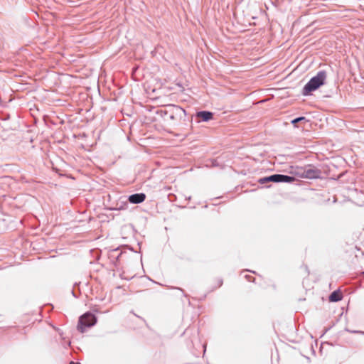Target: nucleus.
Instances as JSON below:
<instances>
[{
	"instance_id": "f257e3e1",
	"label": "nucleus",
	"mask_w": 364,
	"mask_h": 364,
	"mask_svg": "<svg viewBox=\"0 0 364 364\" xmlns=\"http://www.w3.org/2000/svg\"><path fill=\"white\" fill-rule=\"evenodd\" d=\"M326 77V72L325 70H319L317 74L312 77L304 85L301 91L302 95H311L312 92L318 90L321 86L325 84Z\"/></svg>"
},
{
	"instance_id": "f03ea898",
	"label": "nucleus",
	"mask_w": 364,
	"mask_h": 364,
	"mask_svg": "<svg viewBox=\"0 0 364 364\" xmlns=\"http://www.w3.org/2000/svg\"><path fill=\"white\" fill-rule=\"evenodd\" d=\"M97 323V317L91 312H86L79 318L77 330L84 333L86 328H90Z\"/></svg>"
},
{
	"instance_id": "7ed1b4c3",
	"label": "nucleus",
	"mask_w": 364,
	"mask_h": 364,
	"mask_svg": "<svg viewBox=\"0 0 364 364\" xmlns=\"http://www.w3.org/2000/svg\"><path fill=\"white\" fill-rule=\"evenodd\" d=\"M164 114H168V119L171 121L186 120V110L177 105H169L168 109L164 110Z\"/></svg>"
},
{
	"instance_id": "20e7f679",
	"label": "nucleus",
	"mask_w": 364,
	"mask_h": 364,
	"mask_svg": "<svg viewBox=\"0 0 364 364\" xmlns=\"http://www.w3.org/2000/svg\"><path fill=\"white\" fill-rule=\"evenodd\" d=\"M321 175V171L312 165H309L306 166L301 173V177L309 179L320 178Z\"/></svg>"
},
{
	"instance_id": "39448f33",
	"label": "nucleus",
	"mask_w": 364,
	"mask_h": 364,
	"mask_svg": "<svg viewBox=\"0 0 364 364\" xmlns=\"http://www.w3.org/2000/svg\"><path fill=\"white\" fill-rule=\"evenodd\" d=\"M196 119L200 122H208L213 118V113L210 111H199L196 114Z\"/></svg>"
},
{
	"instance_id": "423d86ee",
	"label": "nucleus",
	"mask_w": 364,
	"mask_h": 364,
	"mask_svg": "<svg viewBox=\"0 0 364 364\" xmlns=\"http://www.w3.org/2000/svg\"><path fill=\"white\" fill-rule=\"evenodd\" d=\"M146 199V194L144 193H134L128 197V201L132 204H139Z\"/></svg>"
},
{
	"instance_id": "0eeeda50",
	"label": "nucleus",
	"mask_w": 364,
	"mask_h": 364,
	"mask_svg": "<svg viewBox=\"0 0 364 364\" xmlns=\"http://www.w3.org/2000/svg\"><path fill=\"white\" fill-rule=\"evenodd\" d=\"M278 183V173L273 174L269 176H265L258 179V183L260 184H264L266 183Z\"/></svg>"
},
{
	"instance_id": "6e6552de",
	"label": "nucleus",
	"mask_w": 364,
	"mask_h": 364,
	"mask_svg": "<svg viewBox=\"0 0 364 364\" xmlns=\"http://www.w3.org/2000/svg\"><path fill=\"white\" fill-rule=\"evenodd\" d=\"M295 181L296 178L294 176L278 173V183H290L294 182Z\"/></svg>"
},
{
	"instance_id": "1a4fd4ad",
	"label": "nucleus",
	"mask_w": 364,
	"mask_h": 364,
	"mask_svg": "<svg viewBox=\"0 0 364 364\" xmlns=\"http://www.w3.org/2000/svg\"><path fill=\"white\" fill-rule=\"evenodd\" d=\"M343 295L340 290L333 291L329 296V301L331 302H337L342 299Z\"/></svg>"
},
{
	"instance_id": "9d476101",
	"label": "nucleus",
	"mask_w": 364,
	"mask_h": 364,
	"mask_svg": "<svg viewBox=\"0 0 364 364\" xmlns=\"http://www.w3.org/2000/svg\"><path fill=\"white\" fill-rule=\"evenodd\" d=\"M301 122H308V120L304 117H296L291 121V123L294 126L297 127V123Z\"/></svg>"
},
{
	"instance_id": "9b49d317",
	"label": "nucleus",
	"mask_w": 364,
	"mask_h": 364,
	"mask_svg": "<svg viewBox=\"0 0 364 364\" xmlns=\"http://www.w3.org/2000/svg\"><path fill=\"white\" fill-rule=\"evenodd\" d=\"M211 166H219V164H218L217 159H213L211 161Z\"/></svg>"
},
{
	"instance_id": "f8f14e48",
	"label": "nucleus",
	"mask_w": 364,
	"mask_h": 364,
	"mask_svg": "<svg viewBox=\"0 0 364 364\" xmlns=\"http://www.w3.org/2000/svg\"><path fill=\"white\" fill-rule=\"evenodd\" d=\"M161 116H162V117H164V119L165 120H169V119H168V114H164V110H161Z\"/></svg>"
},
{
	"instance_id": "ddd939ff",
	"label": "nucleus",
	"mask_w": 364,
	"mask_h": 364,
	"mask_svg": "<svg viewBox=\"0 0 364 364\" xmlns=\"http://www.w3.org/2000/svg\"><path fill=\"white\" fill-rule=\"evenodd\" d=\"M245 278H246L249 282H251V280H250V278H252V277H251V276H250V275H246V276H245Z\"/></svg>"
},
{
	"instance_id": "4468645a",
	"label": "nucleus",
	"mask_w": 364,
	"mask_h": 364,
	"mask_svg": "<svg viewBox=\"0 0 364 364\" xmlns=\"http://www.w3.org/2000/svg\"><path fill=\"white\" fill-rule=\"evenodd\" d=\"M69 364H80V363H78V362H73V361H71V362H70V363H69Z\"/></svg>"
},
{
	"instance_id": "2eb2a0df",
	"label": "nucleus",
	"mask_w": 364,
	"mask_h": 364,
	"mask_svg": "<svg viewBox=\"0 0 364 364\" xmlns=\"http://www.w3.org/2000/svg\"><path fill=\"white\" fill-rule=\"evenodd\" d=\"M222 284H223V281H222V280H220V286H221V285H222Z\"/></svg>"
},
{
	"instance_id": "dca6fc26",
	"label": "nucleus",
	"mask_w": 364,
	"mask_h": 364,
	"mask_svg": "<svg viewBox=\"0 0 364 364\" xmlns=\"http://www.w3.org/2000/svg\"><path fill=\"white\" fill-rule=\"evenodd\" d=\"M72 293H73V295L75 297H76V296H75V293H74V291H72Z\"/></svg>"
}]
</instances>
